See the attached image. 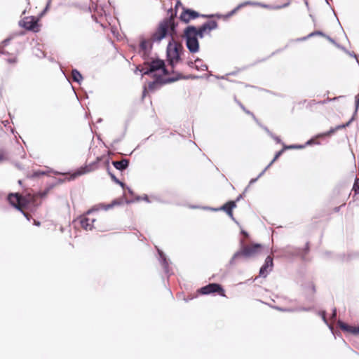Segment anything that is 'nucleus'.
<instances>
[{
  "instance_id": "4",
  "label": "nucleus",
  "mask_w": 359,
  "mask_h": 359,
  "mask_svg": "<svg viewBox=\"0 0 359 359\" xmlns=\"http://www.w3.org/2000/svg\"><path fill=\"white\" fill-rule=\"evenodd\" d=\"M175 19L172 13L170 18L164 19L161 21L155 32L152 34L151 40L154 42H160L167 36H172L175 34Z\"/></svg>"
},
{
  "instance_id": "30",
  "label": "nucleus",
  "mask_w": 359,
  "mask_h": 359,
  "mask_svg": "<svg viewBox=\"0 0 359 359\" xmlns=\"http://www.w3.org/2000/svg\"><path fill=\"white\" fill-rule=\"evenodd\" d=\"M241 107L247 114L251 115L252 117H255L254 114L251 113L250 111L247 110L243 105H241Z\"/></svg>"
},
{
  "instance_id": "2",
  "label": "nucleus",
  "mask_w": 359,
  "mask_h": 359,
  "mask_svg": "<svg viewBox=\"0 0 359 359\" xmlns=\"http://www.w3.org/2000/svg\"><path fill=\"white\" fill-rule=\"evenodd\" d=\"M217 27V22L210 20L204 23L198 29L194 26H189L184 30L186 44L191 53H196L199 49L198 36L203 38L205 35L209 34L211 31Z\"/></svg>"
},
{
  "instance_id": "22",
  "label": "nucleus",
  "mask_w": 359,
  "mask_h": 359,
  "mask_svg": "<svg viewBox=\"0 0 359 359\" xmlns=\"http://www.w3.org/2000/svg\"><path fill=\"white\" fill-rule=\"evenodd\" d=\"M352 190L354 191L353 197L358 196V198H359V178L355 179Z\"/></svg>"
},
{
  "instance_id": "6",
  "label": "nucleus",
  "mask_w": 359,
  "mask_h": 359,
  "mask_svg": "<svg viewBox=\"0 0 359 359\" xmlns=\"http://www.w3.org/2000/svg\"><path fill=\"white\" fill-rule=\"evenodd\" d=\"M183 47L181 43L175 41L172 38V41H170L167 47V56L170 65L173 67L180 57Z\"/></svg>"
},
{
  "instance_id": "31",
  "label": "nucleus",
  "mask_w": 359,
  "mask_h": 359,
  "mask_svg": "<svg viewBox=\"0 0 359 359\" xmlns=\"http://www.w3.org/2000/svg\"><path fill=\"white\" fill-rule=\"evenodd\" d=\"M317 102H316V100H311L309 104L310 106H312L313 104H315ZM318 103H324V102H318Z\"/></svg>"
},
{
  "instance_id": "15",
  "label": "nucleus",
  "mask_w": 359,
  "mask_h": 359,
  "mask_svg": "<svg viewBox=\"0 0 359 359\" xmlns=\"http://www.w3.org/2000/svg\"><path fill=\"white\" fill-rule=\"evenodd\" d=\"M291 0H277V4L274 6L263 5L264 8L279 10L287 7L290 4Z\"/></svg>"
},
{
  "instance_id": "8",
  "label": "nucleus",
  "mask_w": 359,
  "mask_h": 359,
  "mask_svg": "<svg viewBox=\"0 0 359 359\" xmlns=\"http://www.w3.org/2000/svg\"><path fill=\"white\" fill-rule=\"evenodd\" d=\"M19 25L27 31L35 33L39 32L41 29L39 19L34 16L24 17L19 21Z\"/></svg>"
},
{
  "instance_id": "26",
  "label": "nucleus",
  "mask_w": 359,
  "mask_h": 359,
  "mask_svg": "<svg viewBox=\"0 0 359 359\" xmlns=\"http://www.w3.org/2000/svg\"><path fill=\"white\" fill-rule=\"evenodd\" d=\"M316 35H323V34L320 32H312V33L309 34L306 37H304V39H306L307 38H309V37H311V36H313Z\"/></svg>"
},
{
  "instance_id": "18",
  "label": "nucleus",
  "mask_w": 359,
  "mask_h": 359,
  "mask_svg": "<svg viewBox=\"0 0 359 359\" xmlns=\"http://www.w3.org/2000/svg\"><path fill=\"white\" fill-rule=\"evenodd\" d=\"M113 165L119 170H125L129 165V160L123 158L121 161H113Z\"/></svg>"
},
{
  "instance_id": "12",
  "label": "nucleus",
  "mask_w": 359,
  "mask_h": 359,
  "mask_svg": "<svg viewBox=\"0 0 359 359\" xmlns=\"http://www.w3.org/2000/svg\"><path fill=\"white\" fill-rule=\"evenodd\" d=\"M273 266V257L268 256L265 259L264 264L260 269L259 276L266 277L267 274L272 271Z\"/></svg>"
},
{
  "instance_id": "13",
  "label": "nucleus",
  "mask_w": 359,
  "mask_h": 359,
  "mask_svg": "<svg viewBox=\"0 0 359 359\" xmlns=\"http://www.w3.org/2000/svg\"><path fill=\"white\" fill-rule=\"evenodd\" d=\"M200 16L199 13L191 9H184L180 15V19L184 22H189L191 20L196 19Z\"/></svg>"
},
{
  "instance_id": "24",
  "label": "nucleus",
  "mask_w": 359,
  "mask_h": 359,
  "mask_svg": "<svg viewBox=\"0 0 359 359\" xmlns=\"http://www.w3.org/2000/svg\"><path fill=\"white\" fill-rule=\"evenodd\" d=\"M284 150H285V148H283V149H281L280 151H278L276 154L274 158L270 162V163L268 165V166L266 168L265 170H266L268 168H269L280 156V155L283 153Z\"/></svg>"
},
{
  "instance_id": "14",
  "label": "nucleus",
  "mask_w": 359,
  "mask_h": 359,
  "mask_svg": "<svg viewBox=\"0 0 359 359\" xmlns=\"http://www.w3.org/2000/svg\"><path fill=\"white\" fill-rule=\"evenodd\" d=\"M337 325L342 331L354 335L359 334V327L349 325L341 320H338Z\"/></svg>"
},
{
  "instance_id": "9",
  "label": "nucleus",
  "mask_w": 359,
  "mask_h": 359,
  "mask_svg": "<svg viewBox=\"0 0 359 359\" xmlns=\"http://www.w3.org/2000/svg\"><path fill=\"white\" fill-rule=\"evenodd\" d=\"M98 213L88 211L86 214L79 217L81 226L85 230H92L95 227V222L97 221Z\"/></svg>"
},
{
  "instance_id": "1",
  "label": "nucleus",
  "mask_w": 359,
  "mask_h": 359,
  "mask_svg": "<svg viewBox=\"0 0 359 359\" xmlns=\"http://www.w3.org/2000/svg\"><path fill=\"white\" fill-rule=\"evenodd\" d=\"M142 71L144 75H148L154 79L153 81H149L147 84V88L151 91L156 90L163 84L175 81V79L168 77L169 72L165 68L164 61L160 59H151L145 62Z\"/></svg>"
},
{
  "instance_id": "10",
  "label": "nucleus",
  "mask_w": 359,
  "mask_h": 359,
  "mask_svg": "<svg viewBox=\"0 0 359 359\" xmlns=\"http://www.w3.org/2000/svg\"><path fill=\"white\" fill-rule=\"evenodd\" d=\"M198 292L201 294L217 293L220 296L226 297L224 290L222 285L218 283H210L200 288Z\"/></svg>"
},
{
  "instance_id": "3",
  "label": "nucleus",
  "mask_w": 359,
  "mask_h": 359,
  "mask_svg": "<svg viewBox=\"0 0 359 359\" xmlns=\"http://www.w3.org/2000/svg\"><path fill=\"white\" fill-rule=\"evenodd\" d=\"M46 193H28L25 196H22L18 193L10 194L8 196V200L11 205L22 211V210L25 208H28L31 206H37L41 203L38 201L42 197L46 196Z\"/></svg>"
},
{
  "instance_id": "16",
  "label": "nucleus",
  "mask_w": 359,
  "mask_h": 359,
  "mask_svg": "<svg viewBox=\"0 0 359 359\" xmlns=\"http://www.w3.org/2000/svg\"><path fill=\"white\" fill-rule=\"evenodd\" d=\"M236 207V201H230L223 205L220 210L224 211L230 217H233V209Z\"/></svg>"
},
{
  "instance_id": "25",
  "label": "nucleus",
  "mask_w": 359,
  "mask_h": 359,
  "mask_svg": "<svg viewBox=\"0 0 359 359\" xmlns=\"http://www.w3.org/2000/svg\"><path fill=\"white\" fill-rule=\"evenodd\" d=\"M284 150H285V148H283V149H281L280 151H278L276 154L274 158L270 162V163L268 165V166L266 168L265 170H266L268 168H269L280 156V155L283 153Z\"/></svg>"
},
{
  "instance_id": "11",
  "label": "nucleus",
  "mask_w": 359,
  "mask_h": 359,
  "mask_svg": "<svg viewBox=\"0 0 359 359\" xmlns=\"http://www.w3.org/2000/svg\"><path fill=\"white\" fill-rule=\"evenodd\" d=\"M345 126H346L345 125L339 126L337 128H332V129L330 130L327 132L318 134L316 137H314L313 138H311V140L307 141L306 143V145L319 144H320V142L318 141L319 138H323V137H330L333 133H334L336 130H337L339 129H341V128H343Z\"/></svg>"
},
{
  "instance_id": "27",
  "label": "nucleus",
  "mask_w": 359,
  "mask_h": 359,
  "mask_svg": "<svg viewBox=\"0 0 359 359\" xmlns=\"http://www.w3.org/2000/svg\"><path fill=\"white\" fill-rule=\"evenodd\" d=\"M108 172H109V174L110 175L111 179L113 180V181H114L117 184H120L123 185V183L121 182L118 179H116V177L113 174H111L109 170H108Z\"/></svg>"
},
{
  "instance_id": "32",
  "label": "nucleus",
  "mask_w": 359,
  "mask_h": 359,
  "mask_svg": "<svg viewBox=\"0 0 359 359\" xmlns=\"http://www.w3.org/2000/svg\"><path fill=\"white\" fill-rule=\"evenodd\" d=\"M22 212H23V215L27 218V219H29L30 215L27 212H24L23 210Z\"/></svg>"
},
{
  "instance_id": "34",
  "label": "nucleus",
  "mask_w": 359,
  "mask_h": 359,
  "mask_svg": "<svg viewBox=\"0 0 359 359\" xmlns=\"http://www.w3.org/2000/svg\"><path fill=\"white\" fill-rule=\"evenodd\" d=\"M34 224L36 226H39L40 225V222H37L36 220L34 221Z\"/></svg>"
},
{
  "instance_id": "19",
  "label": "nucleus",
  "mask_w": 359,
  "mask_h": 359,
  "mask_svg": "<svg viewBox=\"0 0 359 359\" xmlns=\"http://www.w3.org/2000/svg\"><path fill=\"white\" fill-rule=\"evenodd\" d=\"M309 250H310V244L309 242H307L306 244H305V246L302 248V249H300L299 250V255L301 256V257L303 259H306V256L308 255L309 252Z\"/></svg>"
},
{
  "instance_id": "20",
  "label": "nucleus",
  "mask_w": 359,
  "mask_h": 359,
  "mask_svg": "<svg viewBox=\"0 0 359 359\" xmlns=\"http://www.w3.org/2000/svg\"><path fill=\"white\" fill-rule=\"evenodd\" d=\"M72 79L74 81H76L78 83H79L83 79L81 73L76 69H73L72 71Z\"/></svg>"
},
{
  "instance_id": "23",
  "label": "nucleus",
  "mask_w": 359,
  "mask_h": 359,
  "mask_svg": "<svg viewBox=\"0 0 359 359\" xmlns=\"http://www.w3.org/2000/svg\"><path fill=\"white\" fill-rule=\"evenodd\" d=\"M6 61L10 65H14L18 62L17 55H8V57L6 59Z\"/></svg>"
},
{
  "instance_id": "21",
  "label": "nucleus",
  "mask_w": 359,
  "mask_h": 359,
  "mask_svg": "<svg viewBox=\"0 0 359 359\" xmlns=\"http://www.w3.org/2000/svg\"><path fill=\"white\" fill-rule=\"evenodd\" d=\"M247 5H254L253 3L250 2V1H247V2H245L243 4H241L240 5H238L236 8H235L233 10H232L229 14H228V16H231L232 15H233L234 13H236L237 11H238L241 7L243 6H247Z\"/></svg>"
},
{
  "instance_id": "7",
  "label": "nucleus",
  "mask_w": 359,
  "mask_h": 359,
  "mask_svg": "<svg viewBox=\"0 0 359 359\" xmlns=\"http://www.w3.org/2000/svg\"><path fill=\"white\" fill-rule=\"evenodd\" d=\"M262 250V245L261 244H249V245H243L240 251L236 252L233 259L238 257H254L256 255L259 254Z\"/></svg>"
},
{
  "instance_id": "17",
  "label": "nucleus",
  "mask_w": 359,
  "mask_h": 359,
  "mask_svg": "<svg viewBox=\"0 0 359 359\" xmlns=\"http://www.w3.org/2000/svg\"><path fill=\"white\" fill-rule=\"evenodd\" d=\"M140 50L143 52V55H146L151 49V43L149 40L143 39L140 44Z\"/></svg>"
},
{
  "instance_id": "29",
  "label": "nucleus",
  "mask_w": 359,
  "mask_h": 359,
  "mask_svg": "<svg viewBox=\"0 0 359 359\" xmlns=\"http://www.w3.org/2000/svg\"><path fill=\"white\" fill-rule=\"evenodd\" d=\"M359 107V93L355 96V110L357 111Z\"/></svg>"
},
{
  "instance_id": "33",
  "label": "nucleus",
  "mask_w": 359,
  "mask_h": 359,
  "mask_svg": "<svg viewBox=\"0 0 359 359\" xmlns=\"http://www.w3.org/2000/svg\"><path fill=\"white\" fill-rule=\"evenodd\" d=\"M337 316V311L336 309H334L333 313H332V318H336Z\"/></svg>"
},
{
  "instance_id": "5",
  "label": "nucleus",
  "mask_w": 359,
  "mask_h": 359,
  "mask_svg": "<svg viewBox=\"0 0 359 359\" xmlns=\"http://www.w3.org/2000/svg\"><path fill=\"white\" fill-rule=\"evenodd\" d=\"M104 161L105 166L107 170H109V159L104 156L97 157L96 160L88 165H86L85 166L81 167L76 172H74L72 176V179H75L76 177L90 172L97 170L99 168V163L100 161Z\"/></svg>"
},
{
  "instance_id": "28",
  "label": "nucleus",
  "mask_w": 359,
  "mask_h": 359,
  "mask_svg": "<svg viewBox=\"0 0 359 359\" xmlns=\"http://www.w3.org/2000/svg\"><path fill=\"white\" fill-rule=\"evenodd\" d=\"M305 146L304 145H292V146H290V147H287V148H289V149H303L304 148Z\"/></svg>"
}]
</instances>
